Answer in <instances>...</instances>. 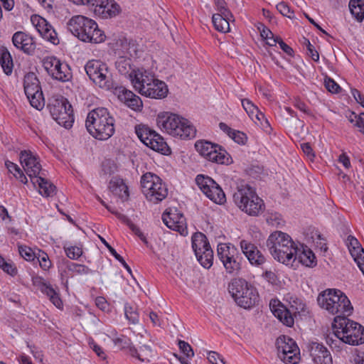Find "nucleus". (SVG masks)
Segmentation results:
<instances>
[{
	"label": "nucleus",
	"mask_w": 364,
	"mask_h": 364,
	"mask_svg": "<svg viewBox=\"0 0 364 364\" xmlns=\"http://www.w3.org/2000/svg\"><path fill=\"white\" fill-rule=\"evenodd\" d=\"M267 247L272 257L279 262L288 265L296 259L299 248L285 232H273L267 240Z\"/></svg>",
	"instance_id": "nucleus-1"
},
{
	"label": "nucleus",
	"mask_w": 364,
	"mask_h": 364,
	"mask_svg": "<svg viewBox=\"0 0 364 364\" xmlns=\"http://www.w3.org/2000/svg\"><path fill=\"white\" fill-rule=\"evenodd\" d=\"M85 127L88 132L99 140L109 139L115 132L114 119L105 107L90 111L86 118Z\"/></svg>",
	"instance_id": "nucleus-2"
},
{
	"label": "nucleus",
	"mask_w": 364,
	"mask_h": 364,
	"mask_svg": "<svg viewBox=\"0 0 364 364\" xmlns=\"http://www.w3.org/2000/svg\"><path fill=\"white\" fill-rule=\"evenodd\" d=\"M68 28L83 42L100 43L106 39L104 31L98 28L97 23L83 16L72 17L68 23Z\"/></svg>",
	"instance_id": "nucleus-3"
},
{
	"label": "nucleus",
	"mask_w": 364,
	"mask_h": 364,
	"mask_svg": "<svg viewBox=\"0 0 364 364\" xmlns=\"http://www.w3.org/2000/svg\"><path fill=\"white\" fill-rule=\"evenodd\" d=\"M156 122L161 130L173 136L186 139L196 136V128L188 119L178 114L170 112L161 113L158 115Z\"/></svg>",
	"instance_id": "nucleus-4"
},
{
	"label": "nucleus",
	"mask_w": 364,
	"mask_h": 364,
	"mask_svg": "<svg viewBox=\"0 0 364 364\" xmlns=\"http://www.w3.org/2000/svg\"><path fill=\"white\" fill-rule=\"evenodd\" d=\"M320 307L328 313L339 316H349L353 311V306L348 298L341 290L328 289L320 293L317 298Z\"/></svg>",
	"instance_id": "nucleus-5"
},
{
	"label": "nucleus",
	"mask_w": 364,
	"mask_h": 364,
	"mask_svg": "<svg viewBox=\"0 0 364 364\" xmlns=\"http://www.w3.org/2000/svg\"><path fill=\"white\" fill-rule=\"evenodd\" d=\"M235 205L243 212L251 216H257L264 210V203L255 190L248 184L237 187L233 194Z\"/></svg>",
	"instance_id": "nucleus-6"
},
{
	"label": "nucleus",
	"mask_w": 364,
	"mask_h": 364,
	"mask_svg": "<svg viewBox=\"0 0 364 364\" xmlns=\"http://www.w3.org/2000/svg\"><path fill=\"white\" fill-rule=\"evenodd\" d=\"M228 291L236 304L244 309H250L259 302L257 289L243 279H233L228 284Z\"/></svg>",
	"instance_id": "nucleus-7"
},
{
	"label": "nucleus",
	"mask_w": 364,
	"mask_h": 364,
	"mask_svg": "<svg viewBox=\"0 0 364 364\" xmlns=\"http://www.w3.org/2000/svg\"><path fill=\"white\" fill-rule=\"evenodd\" d=\"M347 316H337L332 323L337 328V336L344 338L346 344L358 346L364 343V328L357 322L349 320Z\"/></svg>",
	"instance_id": "nucleus-8"
},
{
	"label": "nucleus",
	"mask_w": 364,
	"mask_h": 364,
	"mask_svg": "<svg viewBox=\"0 0 364 364\" xmlns=\"http://www.w3.org/2000/svg\"><path fill=\"white\" fill-rule=\"evenodd\" d=\"M141 187L146 199L154 203L163 200L168 195V188L156 174L147 172L141 178Z\"/></svg>",
	"instance_id": "nucleus-9"
},
{
	"label": "nucleus",
	"mask_w": 364,
	"mask_h": 364,
	"mask_svg": "<svg viewBox=\"0 0 364 364\" xmlns=\"http://www.w3.org/2000/svg\"><path fill=\"white\" fill-rule=\"evenodd\" d=\"M85 70L89 78L99 87L106 90L114 88L112 73L106 63L91 60L85 64Z\"/></svg>",
	"instance_id": "nucleus-10"
},
{
	"label": "nucleus",
	"mask_w": 364,
	"mask_h": 364,
	"mask_svg": "<svg viewBox=\"0 0 364 364\" xmlns=\"http://www.w3.org/2000/svg\"><path fill=\"white\" fill-rule=\"evenodd\" d=\"M197 151L210 161L220 164H229L232 159L220 146L208 141H198L195 144Z\"/></svg>",
	"instance_id": "nucleus-11"
},
{
	"label": "nucleus",
	"mask_w": 364,
	"mask_h": 364,
	"mask_svg": "<svg viewBox=\"0 0 364 364\" xmlns=\"http://www.w3.org/2000/svg\"><path fill=\"white\" fill-rule=\"evenodd\" d=\"M23 88L31 105L41 110L44 107L45 101L39 80L34 73H28L24 76Z\"/></svg>",
	"instance_id": "nucleus-12"
},
{
	"label": "nucleus",
	"mask_w": 364,
	"mask_h": 364,
	"mask_svg": "<svg viewBox=\"0 0 364 364\" xmlns=\"http://www.w3.org/2000/svg\"><path fill=\"white\" fill-rule=\"evenodd\" d=\"M43 66L52 78L63 82H68L73 77L70 66L61 63L56 57L48 56L43 60Z\"/></svg>",
	"instance_id": "nucleus-13"
},
{
	"label": "nucleus",
	"mask_w": 364,
	"mask_h": 364,
	"mask_svg": "<svg viewBox=\"0 0 364 364\" xmlns=\"http://www.w3.org/2000/svg\"><path fill=\"white\" fill-rule=\"evenodd\" d=\"M196 182L203 193L211 200L218 204L225 202V195L220 186L210 177L198 175Z\"/></svg>",
	"instance_id": "nucleus-14"
},
{
	"label": "nucleus",
	"mask_w": 364,
	"mask_h": 364,
	"mask_svg": "<svg viewBox=\"0 0 364 364\" xmlns=\"http://www.w3.org/2000/svg\"><path fill=\"white\" fill-rule=\"evenodd\" d=\"M114 94L117 96L119 100L127 107L135 112H140L143 108V102L141 98L133 92L123 86H114Z\"/></svg>",
	"instance_id": "nucleus-15"
},
{
	"label": "nucleus",
	"mask_w": 364,
	"mask_h": 364,
	"mask_svg": "<svg viewBox=\"0 0 364 364\" xmlns=\"http://www.w3.org/2000/svg\"><path fill=\"white\" fill-rule=\"evenodd\" d=\"M20 161L26 173L31 179L41 174L44 175L38 159L30 151H22L20 154Z\"/></svg>",
	"instance_id": "nucleus-16"
},
{
	"label": "nucleus",
	"mask_w": 364,
	"mask_h": 364,
	"mask_svg": "<svg viewBox=\"0 0 364 364\" xmlns=\"http://www.w3.org/2000/svg\"><path fill=\"white\" fill-rule=\"evenodd\" d=\"M162 219L169 229L177 231L181 235L187 233L186 218L183 214L178 213L177 210L164 214Z\"/></svg>",
	"instance_id": "nucleus-17"
},
{
	"label": "nucleus",
	"mask_w": 364,
	"mask_h": 364,
	"mask_svg": "<svg viewBox=\"0 0 364 364\" xmlns=\"http://www.w3.org/2000/svg\"><path fill=\"white\" fill-rule=\"evenodd\" d=\"M153 78L154 75L146 70L139 69L136 73H132V75H130V82L136 91L144 95L149 84L153 82Z\"/></svg>",
	"instance_id": "nucleus-18"
},
{
	"label": "nucleus",
	"mask_w": 364,
	"mask_h": 364,
	"mask_svg": "<svg viewBox=\"0 0 364 364\" xmlns=\"http://www.w3.org/2000/svg\"><path fill=\"white\" fill-rule=\"evenodd\" d=\"M269 308L274 316L284 325L291 327L294 320L289 310L279 300L272 299L269 302Z\"/></svg>",
	"instance_id": "nucleus-19"
},
{
	"label": "nucleus",
	"mask_w": 364,
	"mask_h": 364,
	"mask_svg": "<svg viewBox=\"0 0 364 364\" xmlns=\"http://www.w3.org/2000/svg\"><path fill=\"white\" fill-rule=\"evenodd\" d=\"M240 248L251 264L260 266L265 262V257L254 244L242 240L240 241Z\"/></svg>",
	"instance_id": "nucleus-20"
},
{
	"label": "nucleus",
	"mask_w": 364,
	"mask_h": 364,
	"mask_svg": "<svg viewBox=\"0 0 364 364\" xmlns=\"http://www.w3.org/2000/svg\"><path fill=\"white\" fill-rule=\"evenodd\" d=\"M12 42L15 47L28 55H32L36 49V43L33 38L22 31H18L14 34Z\"/></svg>",
	"instance_id": "nucleus-21"
},
{
	"label": "nucleus",
	"mask_w": 364,
	"mask_h": 364,
	"mask_svg": "<svg viewBox=\"0 0 364 364\" xmlns=\"http://www.w3.org/2000/svg\"><path fill=\"white\" fill-rule=\"evenodd\" d=\"M346 243L352 257L364 274V249L359 241L352 235L347 237Z\"/></svg>",
	"instance_id": "nucleus-22"
},
{
	"label": "nucleus",
	"mask_w": 364,
	"mask_h": 364,
	"mask_svg": "<svg viewBox=\"0 0 364 364\" xmlns=\"http://www.w3.org/2000/svg\"><path fill=\"white\" fill-rule=\"evenodd\" d=\"M309 351L315 364H333L329 351L322 344L312 342L309 346Z\"/></svg>",
	"instance_id": "nucleus-23"
},
{
	"label": "nucleus",
	"mask_w": 364,
	"mask_h": 364,
	"mask_svg": "<svg viewBox=\"0 0 364 364\" xmlns=\"http://www.w3.org/2000/svg\"><path fill=\"white\" fill-rule=\"evenodd\" d=\"M144 96L154 99H162L167 96L168 92V87L164 82L153 78V82H151L146 90Z\"/></svg>",
	"instance_id": "nucleus-24"
},
{
	"label": "nucleus",
	"mask_w": 364,
	"mask_h": 364,
	"mask_svg": "<svg viewBox=\"0 0 364 364\" xmlns=\"http://www.w3.org/2000/svg\"><path fill=\"white\" fill-rule=\"evenodd\" d=\"M218 257L223 266L237 257V249L231 244L220 243L217 248Z\"/></svg>",
	"instance_id": "nucleus-25"
},
{
	"label": "nucleus",
	"mask_w": 364,
	"mask_h": 364,
	"mask_svg": "<svg viewBox=\"0 0 364 364\" xmlns=\"http://www.w3.org/2000/svg\"><path fill=\"white\" fill-rule=\"evenodd\" d=\"M45 176L46 173H44V175L41 174L37 177H31V181L34 186L38 185L41 195L45 197H51L55 194L56 187L46 179Z\"/></svg>",
	"instance_id": "nucleus-26"
},
{
	"label": "nucleus",
	"mask_w": 364,
	"mask_h": 364,
	"mask_svg": "<svg viewBox=\"0 0 364 364\" xmlns=\"http://www.w3.org/2000/svg\"><path fill=\"white\" fill-rule=\"evenodd\" d=\"M115 67L121 75H124L129 80L132 73H136L139 70V68L132 63V59L127 56L118 57L115 62Z\"/></svg>",
	"instance_id": "nucleus-27"
},
{
	"label": "nucleus",
	"mask_w": 364,
	"mask_h": 364,
	"mask_svg": "<svg viewBox=\"0 0 364 364\" xmlns=\"http://www.w3.org/2000/svg\"><path fill=\"white\" fill-rule=\"evenodd\" d=\"M41 278H36L33 279V283L39 282L38 287L42 293L46 294L50 301L57 307L60 308L63 305L62 300L60 299L58 293L53 288V287L44 282L41 281Z\"/></svg>",
	"instance_id": "nucleus-28"
},
{
	"label": "nucleus",
	"mask_w": 364,
	"mask_h": 364,
	"mask_svg": "<svg viewBox=\"0 0 364 364\" xmlns=\"http://www.w3.org/2000/svg\"><path fill=\"white\" fill-rule=\"evenodd\" d=\"M119 5L113 0H109L105 2L103 6L94 9L95 13L101 16L102 18H111L119 13Z\"/></svg>",
	"instance_id": "nucleus-29"
},
{
	"label": "nucleus",
	"mask_w": 364,
	"mask_h": 364,
	"mask_svg": "<svg viewBox=\"0 0 364 364\" xmlns=\"http://www.w3.org/2000/svg\"><path fill=\"white\" fill-rule=\"evenodd\" d=\"M107 209L110 213L115 215L117 218L119 220H120L122 223H125L127 226H129L132 231L134 232V234L136 235L144 243H147L146 238L141 232L140 229L136 225H135L127 216L119 213L118 211L113 210L111 207H107Z\"/></svg>",
	"instance_id": "nucleus-30"
},
{
	"label": "nucleus",
	"mask_w": 364,
	"mask_h": 364,
	"mask_svg": "<svg viewBox=\"0 0 364 364\" xmlns=\"http://www.w3.org/2000/svg\"><path fill=\"white\" fill-rule=\"evenodd\" d=\"M232 18V15L225 16L224 14L218 13L213 15L212 21L217 31L226 33L230 31L229 21Z\"/></svg>",
	"instance_id": "nucleus-31"
},
{
	"label": "nucleus",
	"mask_w": 364,
	"mask_h": 364,
	"mask_svg": "<svg viewBox=\"0 0 364 364\" xmlns=\"http://www.w3.org/2000/svg\"><path fill=\"white\" fill-rule=\"evenodd\" d=\"M109 189L114 194L118 196L123 200H126L129 198L128 187L122 179L111 181L109 183Z\"/></svg>",
	"instance_id": "nucleus-32"
},
{
	"label": "nucleus",
	"mask_w": 364,
	"mask_h": 364,
	"mask_svg": "<svg viewBox=\"0 0 364 364\" xmlns=\"http://www.w3.org/2000/svg\"><path fill=\"white\" fill-rule=\"evenodd\" d=\"M68 105L70 104L66 99L63 97L55 98L51 100L50 102L48 105V107L51 116L54 119L55 117L62 113L63 109H68Z\"/></svg>",
	"instance_id": "nucleus-33"
},
{
	"label": "nucleus",
	"mask_w": 364,
	"mask_h": 364,
	"mask_svg": "<svg viewBox=\"0 0 364 364\" xmlns=\"http://www.w3.org/2000/svg\"><path fill=\"white\" fill-rule=\"evenodd\" d=\"M57 123L66 129L73 126L74 117L71 105H68V109H63V112L53 119Z\"/></svg>",
	"instance_id": "nucleus-34"
},
{
	"label": "nucleus",
	"mask_w": 364,
	"mask_h": 364,
	"mask_svg": "<svg viewBox=\"0 0 364 364\" xmlns=\"http://www.w3.org/2000/svg\"><path fill=\"white\" fill-rule=\"evenodd\" d=\"M210 245L206 236L202 232H196L192 237V247L195 254H200L205 248L210 247Z\"/></svg>",
	"instance_id": "nucleus-35"
},
{
	"label": "nucleus",
	"mask_w": 364,
	"mask_h": 364,
	"mask_svg": "<svg viewBox=\"0 0 364 364\" xmlns=\"http://www.w3.org/2000/svg\"><path fill=\"white\" fill-rule=\"evenodd\" d=\"M146 146L163 154H166V153L169 151V148L166 142L159 134H154L153 138L151 139V141H149L148 145Z\"/></svg>",
	"instance_id": "nucleus-36"
},
{
	"label": "nucleus",
	"mask_w": 364,
	"mask_h": 364,
	"mask_svg": "<svg viewBox=\"0 0 364 364\" xmlns=\"http://www.w3.org/2000/svg\"><path fill=\"white\" fill-rule=\"evenodd\" d=\"M0 63L4 72L7 75H10L13 70V60L11 55L6 48H0Z\"/></svg>",
	"instance_id": "nucleus-37"
},
{
	"label": "nucleus",
	"mask_w": 364,
	"mask_h": 364,
	"mask_svg": "<svg viewBox=\"0 0 364 364\" xmlns=\"http://www.w3.org/2000/svg\"><path fill=\"white\" fill-rule=\"evenodd\" d=\"M296 258L302 264L306 267H314L316 264V257L310 249L303 247L302 251L299 249Z\"/></svg>",
	"instance_id": "nucleus-38"
},
{
	"label": "nucleus",
	"mask_w": 364,
	"mask_h": 364,
	"mask_svg": "<svg viewBox=\"0 0 364 364\" xmlns=\"http://www.w3.org/2000/svg\"><path fill=\"white\" fill-rule=\"evenodd\" d=\"M294 349H299V347L292 338L284 336L283 338L277 340L278 356H279V354H284L291 351V350H294Z\"/></svg>",
	"instance_id": "nucleus-39"
},
{
	"label": "nucleus",
	"mask_w": 364,
	"mask_h": 364,
	"mask_svg": "<svg viewBox=\"0 0 364 364\" xmlns=\"http://www.w3.org/2000/svg\"><path fill=\"white\" fill-rule=\"evenodd\" d=\"M135 132L140 141L146 146L148 145L149 141H151V139L153 138L154 134H158L155 131L145 125L136 126Z\"/></svg>",
	"instance_id": "nucleus-40"
},
{
	"label": "nucleus",
	"mask_w": 364,
	"mask_h": 364,
	"mask_svg": "<svg viewBox=\"0 0 364 364\" xmlns=\"http://www.w3.org/2000/svg\"><path fill=\"white\" fill-rule=\"evenodd\" d=\"M349 9L351 14L358 21H362L364 18V2L363 0H350Z\"/></svg>",
	"instance_id": "nucleus-41"
},
{
	"label": "nucleus",
	"mask_w": 364,
	"mask_h": 364,
	"mask_svg": "<svg viewBox=\"0 0 364 364\" xmlns=\"http://www.w3.org/2000/svg\"><path fill=\"white\" fill-rule=\"evenodd\" d=\"M197 259L205 268H210L213 264V252L211 247L205 248L200 254L196 255Z\"/></svg>",
	"instance_id": "nucleus-42"
},
{
	"label": "nucleus",
	"mask_w": 364,
	"mask_h": 364,
	"mask_svg": "<svg viewBox=\"0 0 364 364\" xmlns=\"http://www.w3.org/2000/svg\"><path fill=\"white\" fill-rule=\"evenodd\" d=\"M333 336H328L326 338L327 344L332 348L335 349L336 351H340L344 344H346V341L344 338L342 336H338L337 334V328H333Z\"/></svg>",
	"instance_id": "nucleus-43"
},
{
	"label": "nucleus",
	"mask_w": 364,
	"mask_h": 364,
	"mask_svg": "<svg viewBox=\"0 0 364 364\" xmlns=\"http://www.w3.org/2000/svg\"><path fill=\"white\" fill-rule=\"evenodd\" d=\"M279 358L286 364H297L300 360L299 348L291 350L284 354H279Z\"/></svg>",
	"instance_id": "nucleus-44"
},
{
	"label": "nucleus",
	"mask_w": 364,
	"mask_h": 364,
	"mask_svg": "<svg viewBox=\"0 0 364 364\" xmlns=\"http://www.w3.org/2000/svg\"><path fill=\"white\" fill-rule=\"evenodd\" d=\"M100 241L105 245V247L108 249L111 255L119 261L122 266L127 270L130 274L132 273V269L127 264L123 257L117 252V251L105 240V239L101 236H99Z\"/></svg>",
	"instance_id": "nucleus-45"
},
{
	"label": "nucleus",
	"mask_w": 364,
	"mask_h": 364,
	"mask_svg": "<svg viewBox=\"0 0 364 364\" xmlns=\"http://www.w3.org/2000/svg\"><path fill=\"white\" fill-rule=\"evenodd\" d=\"M66 268L69 272L78 274H87L90 272V269L87 266L69 261L66 262Z\"/></svg>",
	"instance_id": "nucleus-46"
},
{
	"label": "nucleus",
	"mask_w": 364,
	"mask_h": 364,
	"mask_svg": "<svg viewBox=\"0 0 364 364\" xmlns=\"http://www.w3.org/2000/svg\"><path fill=\"white\" fill-rule=\"evenodd\" d=\"M242 105L244 109L246 111L250 117L253 119L254 114H257V115L260 114V111L250 100L243 99L242 100Z\"/></svg>",
	"instance_id": "nucleus-47"
},
{
	"label": "nucleus",
	"mask_w": 364,
	"mask_h": 364,
	"mask_svg": "<svg viewBox=\"0 0 364 364\" xmlns=\"http://www.w3.org/2000/svg\"><path fill=\"white\" fill-rule=\"evenodd\" d=\"M36 258L39 262L41 267L43 270H48L51 267V261L48 255L45 252L38 250Z\"/></svg>",
	"instance_id": "nucleus-48"
},
{
	"label": "nucleus",
	"mask_w": 364,
	"mask_h": 364,
	"mask_svg": "<svg viewBox=\"0 0 364 364\" xmlns=\"http://www.w3.org/2000/svg\"><path fill=\"white\" fill-rule=\"evenodd\" d=\"M124 313L126 318L132 323L135 324L139 322V314L134 306H130L128 304H126L124 306Z\"/></svg>",
	"instance_id": "nucleus-49"
},
{
	"label": "nucleus",
	"mask_w": 364,
	"mask_h": 364,
	"mask_svg": "<svg viewBox=\"0 0 364 364\" xmlns=\"http://www.w3.org/2000/svg\"><path fill=\"white\" fill-rule=\"evenodd\" d=\"M238 257L224 265L226 272L230 274L236 275L239 273L241 265Z\"/></svg>",
	"instance_id": "nucleus-50"
},
{
	"label": "nucleus",
	"mask_w": 364,
	"mask_h": 364,
	"mask_svg": "<svg viewBox=\"0 0 364 364\" xmlns=\"http://www.w3.org/2000/svg\"><path fill=\"white\" fill-rule=\"evenodd\" d=\"M36 28L40 35L43 38L48 37V32L50 31V29H52L53 27L46 21V19L41 18L38 20L37 24L36 25Z\"/></svg>",
	"instance_id": "nucleus-51"
},
{
	"label": "nucleus",
	"mask_w": 364,
	"mask_h": 364,
	"mask_svg": "<svg viewBox=\"0 0 364 364\" xmlns=\"http://www.w3.org/2000/svg\"><path fill=\"white\" fill-rule=\"evenodd\" d=\"M18 252L20 255L27 261H33L37 256V254L27 246H18Z\"/></svg>",
	"instance_id": "nucleus-52"
},
{
	"label": "nucleus",
	"mask_w": 364,
	"mask_h": 364,
	"mask_svg": "<svg viewBox=\"0 0 364 364\" xmlns=\"http://www.w3.org/2000/svg\"><path fill=\"white\" fill-rule=\"evenodd\" d=\"M278 43L280 46V48L286 53L289 56H293L294 55V50L293 49L288 46L287 43H285L283 40L277 36V39H272V43H269V46H275L276 44Z\"/></svg>",
	"instance_id": "nucleus-53"
},
{
	"label": "nucleus",
	"mask_w": 364,
	"mask_h": 364,
	"mask_svg": "<svg viewBox=\"0 0 364 364\" xmlns=\"http://www.w3.org/2000/svg\"><path fill=\"white\" fill-rule=\"evenodd\" d=\"M66 255L71 259H77L82 254V250L77 246L64 247Z\"/></svg>",
	"instance_id": "nucleus-54"
},
{
	"label": "nucleus",
	"mask_w": 364,
	"mask_h": 364,
	"mask_svg": "<svg viewBox=\"0 0 364 364\" xmlns=\"http://www.w3.org/2000/svg\"><path fill=\"white\" fill-rule=\"evenodd\" d=\"M178 347L181 351L188 358H192L194 355V352L190 344L184 341H178Z\"/></svg>",
	"instance_id": "nucleus-55"
},
{
	"label": "nucleus",
	"mask_w": 364,
	"mask_h": 364,
	"mask_svg": "<svg viewBox=\"0 0 364 364\" xmlns=\"http://www.w3.org/2000/svg\"><path fill=\"white\" fill-rule=\"evenodd\" d=\"M326 88L332 93H338L341 90L340 86L331 78L326 77L324 80Z\"/></svg>",
	"instance_id": "nucleus-56"
},
{
	"label": "nucleus",
	"mask_w": 364,
	"mask_h": 364,
	"mask_svg": "<svg viewBox=\"0 0 364 364\" xmlns=\"http://www.w3.org/2000/svg\"><path fill=\"white\" fill-rule=\"evenodd\" d=\"M230 137L236 143L242 145L245 144L247 140V135L244 132L237 130H234Z\"/></svg>",
	"instance_id": "nucleus-57"
},
{
	"label": "nucleus",
	"mask_w": 364,
	"mask_h": 364,
	"mask_svg": "<svg viewBox=\"0 0 364 364\" xmlns=\"http://www.w3.org/2000/svg\"><path fill=\"white\" fill-rule=\"evenodd\" d=\"M304 44L306 46L308 54L311 56L313 60L317 62L319 60V54L314 49V47L313 45L311 44L309 39L304 38Z\"/></svg>",
	"instance_id": "nucleus-58"
},
{
	"label": "nucleus",
	"mask_w": 364,
	"mask_h": 364,
	"mask_svg": "<svg viewBox=\"0 0 364 364\" xmlns=\"http://www.w3.org/2000/svg\"><path fill=\"white\" fill-rule=\"evenodd\" d=\"M208 359L212 364H225L223 358L215 351H209Z\"/></svg>",
	"instance_id": "nucleus-59"
},
{
	"label": "nucleus",
	"mask_w": 364,
	"mask_h": 364,
	"mask_svg": "<svg viewBox=\"0 0 364 364\" xmlns=\"http://www.w3.org/2000/svg\"><path fill=\"white\" fill-rule=\"evenodd\" d=\"M139 353L142 355L141 361H149V358L152 355V350L150 346L147 345H143L139 348Z\"/></svg>",
	"instance_id": "nucleus-60"
},
{
	"label": "nucleus",
	"mask_w": 364,
	"mask_h": 364,
	"mask_svg": "<svg viewBox=\"0 0 364 364\" xmlns=\"http://www.w3.org/2000/svg\"><path fill=\"white\" fill-rule=\"evenodd\" d=\"M277 9L283 16L291 18L293 11H291L289 6L284 2H281L277 5Z\"/></svg>",
	"instance_id": "nucleus-61"
},
{
	"label": "nucleus",
	"mask_w": 364,
	"mask_h": 364,
	"mask_svg": "<svg viewBox=\"0 0 364 364\" xmlns=\"http://www.w3.org/2000/svg\"><path fill=\"white\" fill-rule=\"evenodd\" d=\"M215 3L218 6L219 13L224 14L225 16H232L230 11L225 7V2L224 0H215Z\"/></svg>",
	"instance_id": "nucleus-62"
},
{
	"label": "nucleus",
	"mask_w": 364,
	"mask_h": 364,
	"mask_svg": "<svg viewBox=\"0 0 364 364\" xmlns=\"http://www.w3.org/2000/svg\"><path fill=\"white\" fill-rule=\"evenodd\" d=\"M1 269H2L4 272H6L11 277L16 276L18 272L16 267L12 262H7Z\"/></svg>",
	"instance_id": "nucleus-63"
},
{
	"label": "nucleus",
	"mask_w": 364,
	"mask_h": 364,
	"mask_svg": "<svg viewBox=\"0 0 364 364\" xmlns=\"http://www.w3.org/2000/svg\"><path fill=\"white\" fill-rule=\"evenodd\" d=\"M352 115H354V118L355 119V123L354 125L358 127L360 131L364 134V113H361L358 116L352 113Z\"/></svg>",
	"instance_id": "nucleus-64"
}]
</instances>
